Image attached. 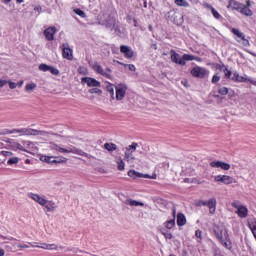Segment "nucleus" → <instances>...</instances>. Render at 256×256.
Wrapping results in <instances>:
<instances>
[{
    "mask_svg": "<svg viewBox=\"0 0 256 256\" xmlns=\"http://www.w3.org/2000/svg\"><path fill=\"white\" fill-rule=\"evenodd\" d=\"M17 163H19L18 157L9 158V160L7 161L8 165H17Z\"/></svg>",
    "mask_w": 256,
    "mask_h": 256,
    "instance_id": "ea45409f",
    "label": "nucleus"
},
{
    "mask_svg": "<svg viewBox=\"0 0 256 256\" xmlns=\"http://www.w3.org/2000/svg\"><path fill=\"white\" fill-rule=\"evenodd\" d=\"M170 56L172 63H176V65L185 66L187 61H197V58L190 54H184L182 58H179V54L175 50L170 51Z\"/></svg>",
    "mask_w": 256,
    "mask_h": 256,
    "instance_id": "39448f33",
    "label": "nucleus"
},
{
    "mask_svg": "<svg viewBox=\"0 0 256 256\" xmlns=\"http://www.w3.org/2000/svg\"><path fill=\"white\" fill-rule=\"evenodd\" d=\"M187 224V218H185V214L178 213L177 214V225L178 227H183Z\"/></svg>",
    "mask_w": 256,
    "mask_h": 256,
    "instance_id": "b1692460",
    "label": "nucleus"
},
{
    "mask_svg": "<svg viewBox=\"0 0 256 256\" xmlns=\"http://www.w3.org/2000/svg\"><path fill=\"white\" fill-rule=\"evenodd\" d=\"M39 133H41V131L36 130V129H32V134L31 135H39Z\"/></svg>",
    "mask_w": 256,
    "mask_h": 256,
    "instance_id": "338daca9",
    "label": "nucleus"
},
{
    "mask_svg": "<svg viewBox=\"0 0 256 256\" xmlns=\"http://www.w3.org/2000/svg\"><path fill=\"white\" fill-rule=\"evenodd\" d=\"M204 7H205V9H208L210 11H213V9H214L213 6H211V4H209V3H205Z\"/></svg>",
    "mask_w": 256,
    "mask_h": 256,
    "instance_id": "680f3d73",
    "label": "nucleus"
},
{
    "mask_svg": "<svg viewBox=\"0 0 256 256\" xmlns=\"http://www.w3.org/2000/svg\"><path fill=\"white\" fill-rule=\"evenodd\" d=\"M120 52L124 55L126 59H133V55H135L131 47L127 45H121Z\"/></svg>",
    "mask_w": 256,
    "mask_h": 256,
    "instance_id": "dca6fc26",
    "label": "nucleus"
},
{
    "mask_svg": "<svg viewBox=\"0 0 256 256\" xmlns=\"http://www.w3.org/2000/svg\"><path fill=\"white\" fill-rule=\"evenodd\" d=\"M8 84H9L10 89H16L17 88V84L15 82L8 81Z\"/></svg>",
    "mask_w": 256,
    "mask_h": 256,
    "instance_id": "4d7b16f0",
    "label": "nucleus"
},
{
    "mask_svg": "<svg viewBox=\"0 0 256 256\" xmlns=\"http://www.w3.org/2000/svg\"><path fill=\"white\" fill-rule=\"evenodd\" d=\"M125 205H130V207H145V204L143 202H139L137 200L133 199H126L124 201Z\"/></svg>",
    "mask_w": 256,
    "mask_h": 256,
    "instance_id": "412c9836",
    "label": "nucleus"
},
{
    "mask_svg": "<svg viewBox=\"0 0 256 256\" xmlns=\"http://www.w3.org/2000/svg\"><path fill=\"white\" fill-rule=\"evenodd\" d=\"M51 66L47 65V64H40L39 65V70L43 71L44 73H47V71H50Z\"/></svg>",
    "mask_w": 256,
    "mask_h": 256,
    "instance_id": "c9c22d12",
    "label": "nucleus"
},
{
    "mask_svg": "<svg viewBox=\"0 0 256 256\" xmlns=\"http://www.w3.org/2000/svg\"><path fill=\"white\" fill-rule=\"evenodd\" d=\"M214 181L216 183H223V185H231V183H235V178L227 175H217L214 177Z\"/></svg>",
    "mask_w": 256,
    "mask_h": 256,
    "instance_id": "9b49d317",
    "label": "nucleus"
},
{
    "mask_svg": "<svg viewBox=\"0 0 256 256\" xmlns=\"http://www.w3.org/2000/svg\"><path fill=\"white\" fill-rule=\"evenodd\" d=\"M103 77H106V79H111V74L104 70V72L101 74Z\"/></svg>",
    "mask_w": 256,
    "mask_h": 256,
    "instance_id": "052dcab7",
    "label": "nucleus"
},
{
    "mask_svg": "<svg viewBox=\"0 0 256 256\" xmlns=\"http://www.w3.org/2000/svg\"><path fill=\"white\" fill-rule=\"evenodd\" d=\"M7 83H8L7 80L0 79V88L5 87V85H7Z\"/></svg>",
    "mask_w": 256,
    "mask_h": 256,
    "instance_id": "e2e57ef3",
    "label": "nucleus"
},
{
    "mask_svg": "<svg viewBox=\"0 0 256 256\" xmlns=\"http://www.w3.org/2000/svg\"><path fill=\"white\" fill-rule=\"evenodd\" d=\"M206 207H208L210 215H215V211L217 210V199L210 198L207 201Z\"/></svg>",
    "mask_w": 256,
    "mask_h": 256,
    "instance_id": "a211bd4d",
    "label": "nucleus"
},
{
    "mask_svg": "<svg viewBox=\"0 0 256 256\" xmlns=\"http://www.w3.org/2000/svg\"><path fill=\"white\" fill-rule=\"evenodd\" d=\"M28 245H30L31 247H39V244H37V242H30L28 243Z\"/></svg>",
    "mask_w": 256,
    "mask_h": 256,
    "instance_id": "774afa93",
    "label": "nucleus"
},
{
    "mask_svg": "<svg viewBox=\"0 0 256 256\" xmlns=\"http://www.w3.org/2000/svg\"><path fill=\"white\" fill-rule=\"evenodd\" d=\"M44 207L47 209L48 213H51L55 211V202L47 200V203L44 205Z\"/></svg>",
    "mask_w": 256,
    "mask_h": 256,
    "instance_id": "bb28decb",
    "label": "nucleus"
},
{
    "mask_svg": "<svg viewBox=\"0 0 256 256\" xmlns=\"http://www.w3.org/2000/svg\"><path fill=\"white\" fill-rule=\"evenodd\" d=\"M232 81H234L235 83H251V85H255L256 86V81L251 79V78H247L245 76H240L238 72H233V77H232Z\"/></svg>",
    "mask_w": 256,
    "mask_h": 256,
    "instance_id": "9d476101",
    "label": "nucleus"
},
{
    "mask_svg": "<svg viewBox=\"0 0 256 256\" xmlns=\"http://www.w3.org/2000/svg\"><path fill=\"white\" fill-rule=\"evenodd\" d=\"M106 90L109 92V95L111 96L112 99H115V88H113L112 84H109L106 87Z\"/></svg>",
    "mask_w": 256,
    "mask_h": 256,
    "instance_id": "473e14b6",
    "label": "nucleus"
},
{
    "mask_svg": "<svg viewBox=\"0 0 256 256\" xmlns=\"http://www.w3.org/2000/svg\"><path fill=\"white\" fill-rule=\"evenodd\" d=\"M34 11H37L38 13H41V11H43V8L41 6H36L34 8Z\"/></svg>",
    "mask_w": 256,
    "mask_h": 256,
    "instance_id": "69168bd1",
    "label": "nucleus"
},
{
    "mask_svg": "<svg viewBox=\"0 0 256 256\" xmlns=\"http://www.w3.org/2000/svg\"><path fill=\"white\" fill-rule=\"evenodd\" d=\"M37 247L39 249H46L48 251H57V244L40 243V245Z\"/></svg>",
    "mask_w": 256,
    "mask_h": 256,
    "instance_id": "5701e85b",
    "label": "nucleus"
},
{
    "mask_svg": "<svg viewBox=\"0 0 256 256\" xmlns=\"http://www.w3.org/2000/svg\"><path fill=\"white\" fill-rule=\"evenodd\" d=\"M33 129L31 128H24V135H32Z\"/></svg>",
    "mask_w": 256,
    "mask_h": 256,
    "instance_id": "5fc2aeb1",
    "label": "nucleus"
},
{
    "mask_svg": "<svg viewBox=\"0 0 256 256\" xmlns=\"http://www.w3.org/2000/svg\"><path fill=\"white\" fill-rule=\"evenodd\" d=\"M0 155H2L3 157H11V155H13V152L1 151Z\"/></svg>",
    "mask_w": 256,
    "mask_h": 256,
    "instance_id": "603ef678",
    "label": "nucleus"
},
{
    "mask_svg": "<svg viewBox=\"0 0 256 256\" xmlns=\"http://www.w3.org/2000/svg\"><path fill=\"white\" fill-rule=\"evenodd\" d=\"M248 227L252 231V235L256 239V219L248 221Z\"/></svg>",
    "mask_w": 256,
    "mask_h": 256,
    "instance_id": "393cba45",
    "label": "nucleus"
},
{
    "mask_svg": "<svg viewBox=\"0 0 256 256\" xmlns=\"http://www.w3.org/2000/svg\"><path fill=\"white\" fill-rule=\"evenodd\" d=\"M17 247L19 249H29V245H27V244H18Z\"/></svg>",
    "mask_w": 256,
    "mask_h": 256,
    "instance_id": "bf43d9fd",
    "label": "nucleus"
},
{
    "mask_svg": "<svg viewBox=\"0 0 256 256\" xmlns=\"http://www.w3.org/2000/svg\"><path fill=\"white\" fill-rule=\"evenodd\" d=\"M175 5L178 7H189V2L187 0H175Z\"/></svg>",
    "mask_w": 256,
    "mask_h": 256,
    "instance_id": "7c9ffc66",
    "label": "nucleus"
},
{
    "mask_svg": "<svg viewBox=\"0 0 256 256\" xmlns=\"http://www.w3.org/2000/svg\"><path fill=\"white\" fill-rule=\"evenodd\" d=\"M56 33H57V28L55 26H50L44 30V36L47 41H55Z\"/></svg>",
    "mask_w": 256,
    "mask_h": 256,
    "instance_id": "f8f14e48",
    "label": "nucleus"
},
{
    "mask_svg": "<svg viewBox=\"0 0 256 256\" xmlns=\"http://www.w3.org/2000/svg\"><path fill=\"white\" fill-rule=\"evenodd\" d=\"M115 89H116V100L123 101L127 93V84L120 83L115 86Z\"/></svg>",
    "mask_w": 256,
    "mask_h": 256,
    "instance_id": "1a4fd4ad",
    "label": "nucleus"
},
{
    "mask_svg": "<svg viewBox=\"0 0 256 256\" xmlns=\"http://www.w3.org/2000/svg\"><path fill=\"white\" fill-rule=\"evenodd\" d=\"M165 239H173V234L169 231H165L164 229L160 230Z\"/></svg>",
    "mask_w": 256,
    "mask_h": 256,
    "instance_id": "e433bc0d",
    "label": "nucleus"
},
{
    "mask_svg": "<svg viewBox=\"0 0 256 256\" xmlns=\"http://www.w3.org/2000/svg\"><path fill=\"white\" fill-rule=\"evenodd\" d=\"M243 41V45L244 47H251V43L249 42V40L247 38L244 37Z\"/></svg>",
    "mask_w": 256,
    "mask_h": 256,
    "instance_id": "6e6d98bb",
    "label": "nucleus"
},
{
    "mask_svg": "<svg viewBox=\"0 0 256 256\" xmlns=\"http://www.w3.org/2000/svg\"><path fill=\"white\" fill-rule=\"evenodd\" d=\"M173 23H175V25H182L183 24V16L174 13V18H173Z\"/></svg>",
    "mask_w": 256,
    "mask_h": 256,
    "instance_id": "cd10ccee",
    "label": "nucleus"
},
{
    "mask_svg": "<svg viewBox=\"0 0 256 256\" xmlns=\"http://www.w3.org/2000/svg\"><path fill=\"white\" fill-rule=\"evenodd\" d=\"M50 72H51V74L52 75H59V69H57V68H55V67H53V66H50V70H49Z\"/></svg>",
    "mask_w": 256,
    "mask_h": 256,
    "instance_id": "09e8293b",
    "label": "nucleus"
},
{
    "mask_svg": "<svg viewBox=\"0 0 256 256\" xmlns=\"http://www.w3.org/2000/svg\"><path fill=\"white\" fill-rule=\"evenodd\" d=\"M14 147H16V149H19L20 151H23V146H21V144L14 142L13 143Z\"/></svg>",
    "mask_w": 256,
    "mask_h": 256,
    "instance_id": "13d9d810",
    "label": "nucleus"
},
{
    "mask_svg": "<svg viewBox=\"0 0 256 256\" xmlns=\"http://www.w3.org/2000/svg\"><path fill=\"white\" fill-rule=\"evenodd\" d=\"M232 207L234 209H237L236 214L240 219H245L247 218V215H249V209L245 205H240L239 202H233Z\"/></svg>",
    "mask_w": 256,
    "mask_h": 256,
    "instance_id": "0eeeda50",
    "label": "nucleus"
},
{
    "mask_svg": "<svg viewBox=\"0 0 256 256\" xmlns=\"http://www.w3.org/2000/svg\"><path fill=\"white\" fill-rule=\"evenodd\" d=\"M81 83L85 84L88 87H101V82H99L97 79L95 78H91V77H83L81 78Z\"/></svg>",
    "mask_w": 256,
    "mask_h": 256,
    "instance_id": "2eb2a0df",
    "label": "nucleus"
},
{
    "mask_svg": "<svg viewBox=\"0 0 256 256\" xmlns=\"http://www.w3.org/2000/svg\"><path fill=\"white\" fill-rule=\"evenodd\" d=\"M54 163H55V164H58V163H67V158H65V157H55Z\"/></svg>",
    "mask_w": 256,
    "mask_h": 256,
    "instance_id": "37998d69",
    "label": "nucleus"
},
{
    "mask_svg": "<svg viewBox=\"0 0 256 256\" xmlns=\"http://www.w3.org/2000/svg\"><path fill=\"white\" fill-rule=\"evenodd\" d=\"M210 167L214 169H223V171H229L231 169V165L229 163L223 161H212L210 162Z\"/></svg>",
    "mask_w": 256,
    "mask_h": 256,
    "instance_id": "4468645a",
    "label": "nucleus"
},
{
    "mask_svg": "<svg viewBox=\"0 0 256 256\" xmlns=\"http://www.w3.org/2000/svg\"><path fill=\"white\" fill-rule=\"evenodd\" d=\"M213 233L216 239H218L221 245H223V247L226 249H231V240L229 239V233L227 232V229L216 226L213 229Z\"/></svg>",
    "mask_w": 256,
    "mask_h": 256,
    "instance_id": "f03ea898",
    "label": "nucleus"
},
{
    "mask_svg": "<svg viewBox=\"0 0 256 256\" xmlns=\"http://www.w3.org/2000/svg\"><path fill=\"white\" fill-rule=\"evenodd\" d=\"M128 177H132V179H139L141 177H144L145 179L150 178V176L148 174L143 175V174H141V173H139L135 170H129L128 171Z\"/></svg>",
    "mask_w": 256,
    "mask_h": 256,
    "instance_id": "aec40b11",
    "label": "nucleus"
},
{
    "mask_svg": "<svg viewBox=\"0 0 256 256\" xmlns=\"http://www.w3.org/2000/svg\"><path fill=\"white\" fill-rule=\"evenodd\" d=\"M128 69H129V71H136L135 65H133V64H129Z\"/></svg>",
    "mask_w": 256,
    "mask_h": 256,
    "instance_id": "0e129e2a",
    "label": "nucleus"
},
{
    "mask_svg": "<svg viewBox=\"0 0 256 256\" xmlns=\"http://www.w3.org/2000/svg\"><path fill=\"white\" fill-rule=\"evenodd\" d=\"M195 237H197V239H203V232L201 230H196L195 231Z\"/></svg>",
    "mask_w": 256,
    "mask_h": 256,
    "instance_id": "8fccbe9b",
    "label": "nucleus"
},
{
    "mask_svg": "<svg viewBox=\"0 0 256 256\" xmlns=\"http://www.w3.org/2000/svg\"><path fill=\"white\" fill-rule=\"evenodd\" d=\"M104 149H106V151H117V145L114 143H105Z\"/></svg>",
    "mask_w": 256,
    "mask_h": 256,
    "instance_id": "c85d7f7f",
    "label": "nucleus"
},
{
    "mask_svg": "<svg viewBox=\"0 0 256 256\" xmlns=\"http://www.w3.org/2000/svg\"><path fill=\"white\" fill-rule=\"evenodd\" d=\"M78 73H79L80 75H87V68H85L84 66H80V67L78 68Z\"/></svg>",
    "mask_w": 256,
    "mask_h": 256,
    "instance_id": "49530a36",
    "label": "nucleus"
},
{
    "mask_svg": "<svg viewBox=\"0 0 256 256\" xmlns=\"http://www.w3.org/2000/svg\"><path fill=\"white\" fill-rule=\"evenodd\" d=\"M190 73L192 77H196L197 79H205V76L209 75V71H207V69L200 66H196L192 68Z\"/></svg>",
    "mask_w": 256,
    "mask_h": 256,
    "instance_id": "6e6552de",
    "label": "nucleus"
},
{
    "mask_svg": "<svg viewBox=\"0 0 256 256\" xmlns=\"http://www.w3.org/2000/svg\"><path fill=\"white\" fill-rule=\"evenodd\" d=\"M219 81H221V76H219V73L214 74L212 77L213 85H217V83H219Z\"/></svg>",
    "mask_w": 256,
    "mask_h": 256,
    "instance_id": "a19ab883",
    "label": "nucleus"
},
{
    "mask_svg": "<svg viewBox=\"0 0 256 256\" xmlns=\"http://www.w3.org/2000/svg\"><path fill=\"white\" fill-rule=\"evenodd\" d=\"M113 31L116 35H122V31H121V26H119V23H116L114 28H113Z\"/></svg>",
    "mask_w": 256,
    "mask_h": 256,
    "instance_id": "58836bf2",
    "label": "nucleus"
},
{
    "mask_svg": "<svg viewBox=\"0 0 256 256\" xmlns=\"http://www.w3.org/2000/svg\"><path fill=\"white\" fill-rule=\"evenodd\" d=\"M165 227H166V229H173L175 227V218H173L171 220H167L165 222Z\"/></svg>",
    "mask_w": 256,
    "mask_h": 256,
    "instance_id": "2f4dec72",
    "label": "nucleus"
},
{
    "mask_svg": "<svg viewBox=\"0 0 256 256\" xmlns=\"http://www.w3.org/2000/svg\"><path fill=\"white\" fill-rule=\"evenodd\" d=\"M218 69H220V71H223L226 79H230V81H233V72L229 70V68L225 64L218 65Z\"/></svg>",
    "mask_w": 256,
    "mask_h": 256,
    "instance_id": "6ab92c4d",
    "label": "nucleus"
},
{
    "mask_svg": "<svg viewBox=\"0 0 256 256\" xmlns=\"http://www.w3.org/2000/svg\"><path fill=\"white\" fill-rule=\"evenodd\" d=\"M251 0H247L246 4L238 2L236 0H230L227 6L228 9H232V11H238L241 15L245 17H253V11L251 10Z\"/></svg>",
    "mask_w": 256,
    "mask_h": 256,
    "instance_id": "f257e3e1",
    "label": "nucleus"
},
{
    "mask_svg": "<svg viewBox=\"0 0 256 256\" xmlns=\"http://www.w3.org/2000/svg\"><path fill=\"white\" fill-rule=\"evenodd\" d=\"M231 33H233V35L237 36L236 41L238 43H241L242 40H245V34L241 31H239V29L237 28H232Z\"/></svg>",
    "mask_w": 256,
    "mask_h": 256,
    "instance_id": "4be33fe9",
    "label": "nucleus"
},
{
    "mask_svg": "<svg viewBox=\"0 0 256 256\" xmlns=\"http://www.w3.org/2000/svg\"><path fill=\"white\" fill-rule=\"evenodd\" d=\"M118 171H125V161H123L122 157H119L117 160Z\"/></svg>",
    "mask_w": 256,
    "mask_h": 256,
    "instance_id": "c756f323",
    "label": "nucleus"
},
{
    "mask_svg": "<svg viewBox=\"0 0 256 256\" xmlns=\"http://www.w3.org/2000/svg\"><path fill=\"white\" fill-rule=\"evenodd\" d=\"M40 161H43L44 163H50L53 165L55 163V157L54 156H41Z\"/></svg>",
    "mask_w": 256,
    "mask_h": 256,
    "instance_id": "a878e982",
    "label": "nucleus"
},
{
    "mask_svg": "<svg viewBox=\"0 0 256 256\" xmlns=\"http://www.w3.org/2000/svg\"><path fill=\"white\" fill-rule=\"evenodd\" d=\"M28 197L35 201L36 203H38L39 205H41L42 207L47 205V199L39 196V194L29 193Z\"/></svg>",
    "mask_w": 256,
    "mask_h": 256,
    "instance_id": "f3484780",
    "label": "nucleus"
},
{
    "mask_svg": "<svg viewBox=\"0 0 256 256\" xmlns=\"http://www.w3.org/2000/svg\"><path fill=\"white\" fill-rule=\"evenodd\" d=\"M218 93L220 95H227L229 93V89L227 87H221L218 89Z\"/></svg>",
    "mask_w": 256,
    "mask_h": 256,
    "instance_id": "c03bdc74",
    "label": "nucleus"
},
{
    "mask_svg": "<svg viewBox=\"0 0 256 256\" xmlns=\"http://www.w3.org/2000/svg\"><path fill=\"white\" fill-rule=\"evenodd\" d=\"M116 23H119V21L112 14L103 13L98 16V25H102V27L109 29V31H113Z\"/></svg>",
    "mask_w": 256,
    "mask_h": 256,
    "instance_id": "20e7f679",
    "label": "nucleus"
},
{
    "mask_svg": "<svg viewBox=\"0 0 256 256\" xmlns=\"http://www.w3.org/2000/svg\"><path fill=\"white\" fill-rule=\"evenodd\" d=\"M49 149H51L52 151H57L58 153H74V155H80L81 157H89V154L81 149H78L74 146L65 149L54 142H51L49 144Z\"/></svg>",
    "mask_w": 256,
    "mask_h": 256,
    "instance_id": "7ed1b4c3",
    "label": "nucleus"
},
{
    "mask_svg": "<svg viewBox=\"0 0 256 256\" xmlns=\"http://www.w3.org/2000/svg\"><path fill=\"white\" fill-rule=\"evenodd\" d=\"M137 147H139V144L137 142H133L125 148L124 161L130 164L135 163V156H133V153L137 151Z\"/></svg>",
    "mask_w": 256,
    "mask_h": 256,
    "instance_id": "423d86ee",
    "label": "nucleus"
},
{
    "mask_svg": "<svg viewBox=\"0 0 256 256\" xmlns=\"http://www.w3.org/2000/svg\"><path fill=\"white\" fill-rule=\"evenodd\" d=\"M62 57L68 61H73V50L69 47V44L62 45Z\"/></svg>",
    "mask_w": 256,
    "mask_h": 256,
    "instance_id": "ddd939ff",
    "label": "nucleus"
},
{
    "mask_svg": "<svg viewBox=\"0 0 256 256\" xmlns=\"http://www.w3.org/2000/svg\"><path fill=\"white\" fill-rule=\"evenodd\" d=\"M88 93H91V95L93 94H97V95H101L103 93V90L99 89V88H92L90 90H88Z\"/></svg>",
    "mask_w": 256,
    "mask_h": 256,
    "instance_id": "79ce46f5",
    "label": "nucleus"
},
{
    "mask_svg": "<svg viewBox=\"0 0 256 256\" xmlns=\"http://www.w3.org/2000/svg\"><path fill=\"white\" fill-rule=\"evenodd\" d=\"M74 13H76V15H79V17H82V19H85V17H87L85 12L79 8L74 9Z\"/></svg>",
    "mask_w": 256,
    "mask_h": 256,
    "instance_id": "4c0bfd02",
    "label": "nucleus"
},
{
    "mask_svg": "<svg viewBox=\"0 0 256 256\" xmlns=\"http://www.w3.org/2000/svg\"><path fill=\"white\" fill-rule=\"evenodd\" d=\"M13 134H15V132H13V129L12 130L6 129L0 133V135H13Z\"/></svg>",
    "mask_w": 256,
    "mask_h": 256,
    "instance_id": "3c124183",
    "label": "nucleus"
},
{
    "mask_svg": "<svg viewBox=\"0 0 256 256\" xmlns=\"http://www.w3.org/2000/svg\"><path fill=\"white\" fill-rule=\"evenodd\" d=\"M13 133H21L22 135H25V128L13 129Z\"/></svg>",
    "mask_w": 256,
    "mask_h": 256,
    "instance_id": "864d4df0",
    "label": "nucleus"
},
{
    "mask_svg": "<svg viewBox=\"0 0 256 256\" xmlns=\"http://www.w3.org/2000/svg\"><path fill=\"white\" fill-rule=\"evenodd\" d=\"M93 70L98 73L99 75H102V73L105 71L103 70V67H101V65L99 64H94L93 65Z\"/></svg>",
    "mask_w": 256,
    "mask_h": 256,
    "instance_id": "f704fd0d",
    "label": "nucleus"
},
{
    "mask_svg": "<svg viewBox=\"0 0 256 256\" xmlns=\"http://www.w3.org/2000/svg\"><path fill=\"white\" fill-rule=\"evenodd\" d=\"M25 89H26L27 93H31V91H33L34 89H37V84H35V83L26 84Z\"/></svg>",
    "mask_w": 256,
    "mask_h": 256,
    "instance_id": "72a5a7b5",
    "label": "nucleus"
},
{
    "mask_svg": "<svg viewBox=\"0 0 256 256\" xmlns=\"http://www.w3.org/2000/svg\"><path fill=\"white\" fill-rule=\"evenodd\" d=\"M211 13L215 19H221V14L215 8H212Z\"/></svg>",
    "mask_w": 256,
    "mask_h": 256,
    "instance_id": "a18cd8bd",
    "label": "nucleus"
},
{
    "mask_svg": "<svg viewBox=\"0 0 256 256\" xmlns=\"http://www.w3.org/2000/svg\"><path fill=\"white\" fill-rule=\"evenodd\" d=\"M196 207H207V201L199 200V201L196 203Z\"/></svg>",
    "mask_w": 256,
    "mask_h": 256,
    "instance_id": "de8ad7c7",
    "label": "nucleus"
}]
</instances>
